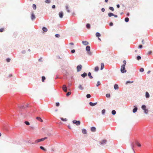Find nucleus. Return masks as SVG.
Wrapping results in <instances>:
<instances>
[{"label": "nucleus", "mask_w": 153, "mask_h": 153, "mask_svg": "<svg viewBox=\"0 0 153 153\" xmlns=\"http://www.w3.org/2000/svg\"><path fill=\"white\" fill-rule=\"evenodd\" d=\"M63 90L65 92H66L67 91V87L66 85H63L62 88Z\"/></svg>", "instance_id": "423d86ee"}, {"label": "nucleus", "mask_w": 153, "mask_h": 153, "mask_svg": "<svg viewBox=\"0 0 153 153\" xmlns=\"http://www.w3.org/2000/svg\"><path fill=\"white\" fill-rule=\"evenodd\" d=\"M107 142V140H102L100 142V144L102 145H104L106 144Z\"/></svg>", "instance_id": "20e7f679"}, {"label": "nucleus", "mask_w": 153, "mask_h": 153, "mask_svg": "<svg viewBox=\"0 0 153 153\" xmlns=\"http://www.w3.org/2000/svg\"><path fill=\"white\" fill-rule=\"evenodd\" d=\"M101 84L100 82V81H97V84L96 85L97 87L99 86Z\"/></svg>", "instance_id": "2f4dec72"}, {"label": "nucleus", "mask_w": 153, "mask_h": 153, "mask_svg": "<svg viewBox=\"0 0 153 153\" xmlns=\"http://www.w3.org/2000/svg\"><path fill=\"white\" fill-rule=\"evenodd\" d=\"M78 88L80 90H83L84 89V88L82 87L81 85H79L78 86Z\"/></svg>", "instance_id": "412c9836"}, {"label": "nucleus", "mask_w": 153, "mask_h": 153, "mask_svg": "<svg viewBox=\"0 0 153 153\" xmlns=\"http://www.w3.org/2000/svg\"><path fill=\"white\" fill-rule=\"evenodd\" d=\"M129 19L128 17H126L125 19V21L126 22H128L129 21Z\"/></svg>", "instance_id": "473e14b6"}, {"label": "nucleus", "mask_w": 153, "mask_h": 153, "mask_svg": "<svg viewBox=\"0 0 153 153\" xmlns=\"http://www.w3.org/2000/svg\"><path fill=\"white\" fill-rule=\"evenodd\" d=\"M88 75L90 79H91L93 78V76H91V73L90 72H88Z\"/></svg>", "instance_id": "6ab92c4d"}, {"label": "nucleus", "mask_w": 153, "mask_h": 153, "mask_svg": "<svg viewBox=\"0 0 153 153\" xmlns=\"http://www.w3.org/2000/svg\"><path fill=\"white\" fill-rule=\"evenodd\" d=\"M101 11L102 12H104L105 11V9L104 8H102L101 9Z\"/></svg>", "instance_id": "774afa93"}, {"label": "nucleus", "mask_w": 153, "mask_h": 153, "mask_svg": "<svg viewBox=\"0 0 153 153\" xmlns=\"http://www.w3.org/2000/svg\"><path fill=\"white\" fill-rule=\"evenodd\" d=\"M136 144L137 146H138L139 147H140L141 146V145L137 142H136Z\"/></svg>", "instance_id": "79ce46f5"}, {"label": "nucleus", "mask_w": 153, "mask_h": 153, "mask_svg": "<svg viewBox=\"0 0 153 153\" xmlns=\"http://www.w3.org/2000/svg\"><path fill=\"white\" fill-rule=\"evenodd\" d=\"M55 7H56L55 5H53L52 6V8L54 9L55 8Z\"/></svg>", "instance_id": "338daca9"}, {"label": "nucleus", "mask_w": 153, "mask_h": 153, "mask_svg": "<svg viewBox=\"0 0 153 153\" xmlns=\"http://www.w3.org/2000/svg\"><path fill=\"white\" fill-rule=\"evenodd\" d=\"M4 30V29L2 28H1L0 29V32H3Z\"/></svg>", "instance_id": "680f3d73"}, {"label": "nucleus", "mask_w": 153, "mask_h": 153, "mask_svg": "<svg viewBox=\"0 0 153 153\" xmlns=\"http://www.w3.org/2000/svg\"><path fill=\"white\" fill-rule=\"evenodd\" d=\"M82 68V66L81 65H79L77 66V72L80 71Z\"/></svg>", "instance_id": "39448f33"}, {"label": "nucleus", "mask_w": 153, "mask_h": 153, "mask_svg": "<svg viewBox=\"0 0 153 153\" xmlns=\"http://www.w3.org/2000/svg\"><path fill=\"white\" fill-rule=\"evenodd\" d=\"M82 43L83 45H87L89 44V43L87 41H82Z\"/></svg>", "instance_id": "9b49d317"}, {"label": "nucleus", "mask_w": 153, "mask_h": 153, "mask_svg": "<svg viewBox=\"0 0 153 153\" xmlns=\"http://www.w3.org/2000/svg\"><path fill=\"white\" fill-rule=\"evenodd\" d=\"M114 16V14L113 13H108V16L110 17H111L112 16Z\"/></svg>", "instance_id": "c85d7f7f"}, {"label": "nucleus", "mask_w": 153, "mask_h": 153, "mask_svg": "<svg viewBox=\"0 0 153 153\" xmlns=\"http://www.w3.org/2000/svg\"><path fill=\"white\" fill-rule=\"evenodd\" d=\"M61 120L63 121H67V119L66 118H63L62 117L60 118Z\"/></svg>", "instance_id": "c756f323"}, {"label": "nucleus", "mask_w": 153, "mask_h": 153, "mask_svg": "<svg viewBox=\"0 0 153 153\" xmlns=\"http://www.w3.org/2000/svg\"><path fill=\"white\" fill-rule=\"evenodd\" d=\"M59 16L60 18H63V13L62 11L60 12L59 13Z\"/></svg>", "instance_id": "9d476101"}, {"label": "nucleus", "mask_w": 153, "mask_h": 153, "mask_svg": "<svg viewBox=\"0 0 153 153\" xmlns=\"http://www.w3.org/2000/svg\"><path fill=\"white\" fill-rule=\"evenodd\" d=\"M55 36L56 37L58 38V37H59L60 35L59 34H55Z\"/></svg>", "instance_id": "6e6d98bb"}, {"label": "nucleus", "mask_w": 153, "mask_h": 153, "mask_svg": "<svg viewBox=\"0 0 153 153\" xmlns=\"http://www.w3.org/2000/svg\"><path fill=\"white\" fill-rule=\"evenodd\" d=\"M91 131L92 132H95L96 131V128L95 127H92L91 129Z\"/></svg>", "instance_id": "f8f14e48"}, {"label": "nucleus", "mask_w": 153, "mask_h": 153, "mask_svg": "<svg viewBox=\"0 0 153 153\" xmlns=\"http://www.w3.org/2000/svg\"><path fill=\"white\" fill-rule=\"evenodd\" d=\"M28 143H31L32 144H34L35 143V142H34V143H31L30 141H28Z\"/></svg>", "instance_id": "69168bd1"}, {"label": "nucleus", "mask_w": 153, "mask_h": 153, "mask_svg": "<svg viewBox=\"0 0 153 153\" xmlns=\"http://www.w3.org/2000/svg\"><path fill=\"white\" fill-rule=\"evenodd\" d=\"M146 97L147 98H149L150 97V95L149 93L148 92H146Z\"/></svg>", "instance_id": "2eb2a0df"}, {"label": "nucleus", "mask_w": 153, "mask_h": 153, "mask_svg": "<svg viewBox=\"0 0 153 153\" xmlns=\"http://www.w3.org/2000/svg\"><path fill=\"white\" fill-rule=\"evenodd\" d=\"M136 59L137 60L139 61L141 59V57L140 56H138L136 57Z\"/></svg>", "instance_id": "5701e85b"}, {"label": "nucleus", "mask_w": 153, "mask_h": 153, "mask_svg": "<svg viewBox=\"0 0 153 153\" xmlns=\"http://www.w3.org/2000/svg\"><path fill=\"white\" fill-rule=\"evenodd\" d=\"M40 148L44 151H46V149L42 146H40Z\"/></svg>", "instance_id": "cd10ccee"}, {"label": "nucleus", "mask_w": 153, "mask_h": 153, "mask_svg": "<svg viewBox=\"0 0 153 153\" xmlns=\"http://www.w3.org/2000/svg\"><path fill=\"white\" fill-rule=\"evenodd\" d=\"M133 81H127L126 82V85L128 83H133Z\"/></svg>", "instance_id": "f704fd0d"}, {"label": "nucleus", "mask_w": 153, "mask_h": 153, "mask_svg": "<svg viewBox=\"0 0 153 153\" xmlns=\"http://www.w3.org/2000/svg\"><path fill=\"white\" fill-rule=\"evenodd\" d=\"M66 10H67V11L69 13L70 11L68 7L67 6H66Z\"/></svg>", "instance_id": "37998d69"}, {"label": "nucleus", "mask_w": 153, "mask_h": 153, "mask_svg": "<svg viewBox=\"0 0 153 153\" xmlns=\"http://www.w3.org/2000/svg\"><path fill=\"white\" fill-rule=\"evenodd\" d=\"M25 123L27 125H30L29 122L27 121H25Z\"/></svg>", "instance_id": "c03bdc74"}, {"label": "nucleus", "mask_w": 153, "mask_h": 153, "mask_svg": "<svg viewBox=\"0 0 153 153\" xmlns=\"http://www.w3.org/2000/svg\"><path fill=\"white\" fill-rule=\"evenodd\" d=\"M144 113L146 114H147L148 112V110L147 109H146L145 110H144Z\"/></svg>", "instance_id": "de8ad7c7"}, {"label": "nucleus", "mask_w": 153, "mask_h": 153, "mask_svg": "<svg viewBox=\"0 0 153 153\" xmlns=\"http://www.w3.org/2000/svg\"><path fill=\"white\" fill-rule=\"evenodd\" d=\"M105 112V109H103L102 111V113L103 115H104Z\"/></svg>", "instance_id": "ea45409f"}, {"label": "nucleus", "mask_w": 153, "mask_h": 153, "mask_svg": "<svg viewBox=\"0 0 153 153\" xmlns=\"http://www.w3.org/2000/svg\"><path fill=\"white\" fill-rule=\"evenodd\" d=\"M152 53V51H150L148 53V54L149 55H150Z\"/></svg>", "instance_id": "0e129e2a"}, {"label": "nucleus", "mask_w": 153, "mask_h": 153, "mask_svg": "<svg viewBox=\"0 0 153 153\" xmlns=\"http://www.w3.org/2000/svg\"><path fill=\"white\" fill-rule=\"evenodd\" d=\"M33 8L34 10L36 9V5H35V4H33Z\"/></svg>", "instance_id": "c9c22d12"}, {"label": "nucleus", "mask_w": 153, "mask_h": 153, "mask_svg": "<svg viewBox=\"0 0 153 153\" xmlns=\"http://www.w3.org/2000/svg\"><path fill=\"white\" fill-rule=\"evenodd\" d=\"M36 119L38 120V121L41 122H42L43 120H42L39 117H36Z\"/></svg>", "instance_id": "a211bd4d"}, {"label": "nucleus", "mask_w": 153, "mask_h": 153, "mask_svg": "<svg viewBox=\"0 0 153 153\" xmlns=\"http://www.w3.org/2000/svg\"><path fill=\"white\" fill-rule=\"evenodd\" d=\"M48 138L47 137H45L43 138H42L40 139H37L35 141V143H37L40 142Z\"/></svg>", "instance_id": "f03ea898"}, {"label": "nucleus", "mask_w": 153, "mask_h": 153, "mask_svg": "<svg viewBox=\"0 0 153 153\" xmlns=\"http://www.w3.org/2000/svg\"><path fill=\"white\" fill-rule=\"evenodd\" d=\"M101 66L100 70H102L103 69L104 67V64L103 63H101Z\"/></svg>", "instance_id": "a878e982"}, {"label": "nucleus", "mask_w": 153, "mask_h": 153, "mask_svg": "<svg viewBox=\"0 0 153 153\" xmlns=\"http://www.w3.org/2000/svg\"><path fill=\"white\" fill-rule=\"evenodd\" d=\"M86 27L87 28L90 29L91 28L90 25L89 24H87L86 25Z\"/></svg>", "instance_id": "393cba45"}, {"label": "nucleus", "mask_w": 153, "mask_h": 153, "mask_svg": "<svg viewBox=\"0 0 153 153\" xmlns=\"http://www.w3.org/2000/svg\"><path fill=\"white\" fill-rule=\"evenodd\" d=\"M114 89L115 90H118L119 89L118 85L117 84H115V85H114Z\"/></svg>", "instance_id": "dca6fc26"}, {"label": "nucleus", "mask_w": 153, "mask_h": 153, "mask_svg": "<svg viewBox=\"0 0 153 153\" xmlns=\"http://www.w3.org/2000/svg\"><path fill=\"white\" fill-rule=\"evenodd\" d=\"M71 94V92H68L66 94V96H69Z\"/></svg>", "instance_id": "09e8293b"}, {"label": "nucleus", "mask_w": 153, "mask_h": 153, "mask_svg": "<svg viewBox=\"0 0 153 153\" xmlns=\"http://www.w3.org/2000/svg\"><path fill=\"white\" fill-rule=\"evenodd\" d=\"M99 70V68L98 66H96L95 68L94 71H97Z\"/></svg>", "instance_id": "7c9ffc66"}, {"label": "nucleus", "mask_w": 153, "mask_h": 153, "mask_svg": "<svg viewBox=\"0 0 153 153\" xmlns=\"http://www.w3.org/2000/svg\"><path fill=\"white\" fill-rule=\"evenodd\" d=\"M36 18L35 16L33 13L31 14V19L32 20H33Z\"/></svg>", "instance_id": "ddd939ff"}, {"label": "nucleus", "mask_w": 153, "mask_h": 153, "mask_svg": "<svg viewBox=\"0 0 153 153\" xmlns=\"http://www.w3.org/2000/svg\"><path fill=\"white\" fill-rule=\"evenodd\" d=\"M42 30L44 32H46L48 31L47 29L45 27H43L42 28Z\"/></svg>", "instance_id": "4be33fe9"}, {"label": "nucleus", "mask_w": 153, "mask_h": 153, "mask_svg": "<svg viewBox=\"0 0 153 153\" xmlns=\"http://www.w3.org/2000/svg\"><path fill=\"white\" fill-rule=\"evenodd\" d=\"M86 97L87 98H89L91 97V95L90 94H88L86 95Z\"/></svg>", "instance_id": "58836bf2"}, {"label": "nucleus", "mask_w": 153, "mask_h": 153, "mask_svg": "<svg viewBox=\"0 0 153 153\" xmlns=\"http://www.w3.org/2000/svg\"><path fill=\"white\" fill-rule=\"evenodd\" d=\"M91 49L90 47L89 46L87 45L86 47V50L87 51H89Z\"/></svg>", "instance_id": "4468645a"}, {"label": "nucleus", "mask_w": 153, "mask_h": 153, "mask_svg": "<svg viewBox=\"0 0 153 153\" xmlns=\"http://www.w3.org/2000/svg\"><path fill=\"white\" fill-rule=\"evenodd\" d=\"M96 36L97 37H99L101 36V34L99 32H97L96 33Z\"/></svg>", "instance_id": "b1692460"}, {"label": "nucleus", "mask_w": 153, "mask_h": 153, "mask_svg": "<svg viewBox=\"0 0 153 153\" xmlns=\"http://www.w3.org/2000/svg\"><path fill=\"white\" fill-rule=\"evenodd\" d=\"M134 108L133 109L132 111H133V113H135L137 111L138 108L136 105H134Z\"/></svg>", "instance_id": "0eeeda50"}, {"label": "nucleus", "mask_w": 153, "mask_h": 153, "mask_svg": "<svg viewBox=\"0 0 153 153\" xmlns=\"http://www.w3.org/2000/svg\"><path fill=\"white\" fill-rule=\"evenodd\" d=\"M21 53L22 54H25L26 53V51L25 50H23L21 51Z\"/></svg>", "instance_id": "5fc2aeb1"}, {"label": "nucleus", "mask_w": 153, "mask_h": 153, "mask_svg": "<svg viewBox=\"0 0 153 153\" xmlns=\"http://www.w3.org/2000/svg\"><path fill=\"white\" fill-rule=\"evenodd\" d=\"M106 96L107 97V98H108V97H110V94H107L106 95Z\"/></svg>", "instance_id": "603ef678"}, {"label": "nucleus", "mask_w": 153, "mask_h": 153, "mask_svg": "<svg viewBox=\"0 0 153 153\" xmlns=\"http://www.w3.org/2000/svg\"><path fill=\"white\" fill-rule=\"evenodd\" d=\"M45 2L47 3H49L50 2V0H46Z\"/></svg>", "instance_id": "bf43d9fd"}, {"label": "nucleus", "mask_w": 153, "mask_h": 153, "mask_svg": "<svg viewBox=\"0 0 153 153\" xmlns=\"http://www.w3.org/2000/svg\"><path fill=\"white\" fill-rule=\"evenodd\" d=\"M142 47H143V46L141 45H139V46H138V48L140 49L142 48Z\"/></svg>", "instance_id": "4d7b16f0"}, {"label": "nucleus", "mask_w": 153, "mask_h": 153, "mask_svg": "<svg viewBox=\"0 0 153 153\" xmlns=\"http://www.w3.org/2000/svg\"><path fill=\"white\" fill-rule=\"evenodd\" d=\"M125 66L124 65H122L121 69L120 71L122 73H125L126 72V70L125 69Z\"/></svg>", "instance_id": "f257e3e1"}, {"label": "nucleus", "mask_w": 153, "mask_h": 153, "mask_svg": "<svg viewBox=\"0 0 153 153\" xmlns=\"http://www.w3.org/2000/svg\"><path fill=\"white\" fill-rule=\"evenodd\" d=\"M131 147L132 149L133 150L134 152H134V146L133 145V143H131Z\"/></svg>", "instance_id": "a18cd8bd"}, {"label": "nucleus", "mask_w": 153, "mask_h": 153, "mask_svg": "<svg viewBox=\"0 0 153 153\" xmlns=\"http://www.w3.org/2000/svg\"><path fill=\"white\" fill-rule=\"evenodd\" d=\"M87 54L88 55L90 56H91L92 54V53L90 51H87Z\"/></svg>", "instance_id": "e433bc0d"}, {"label": "nucleus", "mask_w": 153, "mask_h": 153, "mask_svg": "<svg viewBox=\"0 0 153 153\" xmlns=\"http://www.w3.org/2000/svg\"><path fill=\"white\" fill-rule=\"evenodd\" d=\"M109 9L112 11H113L114 10V8L111 7H109Z\"/></svg>", "instance_id": "a19ab883"}, {"label": "nucleus", "mask_w": 153, "mask_h": 153, "mask_svg": "<svg viewBox=\"0 0 153 153\" xmlns=\"http://www.w3.org/2000/svg\"><path fill=\"white\" fill-rule=\"evenodd\" d=\"M97 102H96L93 103L91 102H89V105L90 106H94L95 105H96L97 104Z\"/></svg>", "instance_id": "1a4fd4ad"}, {"label": "nucleus", "mask_w": 153, "mask_h": 153, "mask_svg": "<svg viewBox=\"0 0 153 153\" xmlns=\"http://www.w3.org/2000/svg\"><path fill=\"white\" fill-rule=\"evenodd\" d=\"M28 105H25V106L24 105H21L20 106H19V108L21 109H23L25 108H27L28 107Z\"/></svg>", "instance_id": "6e6552de"}, {"label": "nucleus", "mask_w": 153, "mask_h": 153, "mask_svg": "<svg viewBox=\"0 0 153 153\" xmlns=\"http://www.w3.org/2000/svg\"><path fill=\"white\" fill-rule=\"evenodd\" d=\"M123 65H124L125 66L126 64V60H124L123 61Z\"/></svg>", "instance_id": "8fccbe9b"}, {"label": "nucleus", "mask_w": 153, "mask_h": 153, "mask_svg": "<svg viewBox=\"0 0 153 153\" xmlns=\"http://www.w3.org/2000/svg\"><path fill=\"white\" fill-rule=\"evenodd\" d=\"M75 52V50L74 49L72 50L71 51V52L72 53H74Z\"/></svg>", "instance_id": "864d4df0"}, {"label": "nucleus", "mask_w": 153, "mask_h": 153, "mask_svg": "<svg viewBox=\"0 0 153 153\" xmlns=\"http://www.w3.org/2000/svg\"><path fill=\"white\" fill-rule=\"evenodd\" d=\"M42 82H43L45 81V77L44 76H42Z\"/></svg>", "instance_id": "4c0bfd02"}, {"label": "nucleus", "mask_w": 153, "mask_h": 153, "mask_svg": "<svg viewBox=\"0 0 153 153\" xmlns=\"http://www.w3.org/2000/svg\"><path fill=\"white\" fill-rule=\"evenodd\" d=\"M72 122L73 123L75 124L76 126H79L80 124V122L79 120H74Z\"/></svg>", "instance_id": "7ed1b4c3"}, {"label": "nucleus", "mask_w": 153, "mask_h": 153, "mask_svg": "<svg viewBox=\"0 0 153 153\" xmlns=\"http://www.w3.org/2000/svg\"><path fill=\"white\" fill-rule=\"evenodd\" d=\"M10 59L9 58H7L6 59V61L7 62H9L10 61Z\"/></svg>", "instance_id": "3c124183"}, {"label": "nucleus", "mask_w": 153, "mask_h": 153, "mask_svg": "<svg viewBox=\"0 0 153 153\" xmlns=\"http://www.w3.org/2000/svg\"><path fill=\"white\" fill-rule=\"evenodd\" d=\"M141 108L144 110H145L146 108V106L145 105H143L141 106Z\"/></svg>", "instance_id": "bb28decb"}, {"label": "nucleus", "mask_w": 153, "mask_h": 153, "mask_svg": "<svg viewBox=\"0 0 153 153\" xmlns=\"http://www.w3.org/2000/svg\"><path fill=\"white\" fill-rule=\"evenodd\" d=\"M111 113L113 115H115L116 114V111L115 110H113L111 111Z\"/></svg>", "instance_id": "72a5a7b5"}, {"label": "nucleus", "mask_w": 153, "mask_h": 153, "mask_svg": "<svg viewBox=\"0 0 153 153\" xmlns=\"http://www.w3.org/2000/svg\"><path fill=\"white\" fill-rule=\"evenodd\" d=\"M59 102H56V106H59Z\"/></svg>", "instance_id": "13d9d810"}, {"label": "nucleus", "mask_w": 153, "mask_h": 153, "mask_svg": "<svg viewBox=\"0 0 153 153\" xmlns=\"http://www.w3.org/2000/svg\"><path fill=\"white\" fill-rule=\"evenodd\" d=\"M142 43L143 45H144L145 43L144 41V39H143L142 40Z\"/></svg>", "instance_id": "e2e57ef3"}, {"label": "nucleus", "mask_w": 153, "mask_h": 153, "mask_svg": "<svg viewBox=\"0 0 153 153\" xmlns=\"http://www.w3.org/2000/svg\"><path fill=\"white\" fill-rule=\"evenodd\" d=\"M144 71V69L143 68H141L140 69V72H143Z\"/></svg>", "instance_id": "49530a36"}, {"label": "nucleus", "mask_w": 153, "mask_h": 153, "mask_svg": "<svg viewBox=\"0 0 153 153\" xmlns=\"http://www.w3.org/2000/svg\"><path fill=\"white\" fill-rule=\"evenodd\" d=\"M87 76V74L86 73L84 72L83 74L81 75V76L85 78L86 76Z\"/></svg>", "instance_id": "f3484780"}, {"label": "nucleus", "mask_w": 153, "mask_h": 153, "mask_svg": "<svg viewBox=\"0 0 153 153\" xmlns=\"http://www.w3.org/2000/svg\"><path fill=\"white\" fill-rule=\"evenodd\" d=\"M113 25V23L112 22H111L110 23H109V25L110 26H112Z\"/></svg>", "instance_id": "052dcab7"}, {"label": "nucleus", "mask_w": 153, "mask_h": 153, "mask_svg": "<svg viewBox=\"0 0 153 153\" xmlns=\"http://www.w3.org/2000/svg\"><path fill=\"white\" fill-rule=\"evenodd\" d=\"M82 132L83 134H86L87 133V131L85 129L83 128L82 130Z\"/></svg>", "instance_id": "aec40b11"}]
</instances>
